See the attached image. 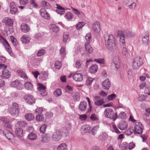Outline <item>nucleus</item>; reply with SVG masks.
<instances>
[{"mask_svg": "<svg viewBox=\"0 0 150 150\" xmlns=\"http://www.w3.org/2000/svg\"><path fill=\"white\" fill-rule=\"evenodd\" d=\"M105 39L107 48L111 52L114 51L116 49L115 40L113 35H105Z\"/></svg>", "mask_w": 150, "mask_h": 150, "instance_id": "nucleus-1", "label": "nucleus"}, {"mask_svg": "<svg viewBox=\"0 0 150 150\" xmlns=\"http://www.w3.org/2000/svg\"><path fill=\"white\" fill-rule=\"evenodd\" d=\"M104 114L105 117L112 119L114 121L117 118V113L115 114L114 111L111 109H106L104 111Z\"/></svg>", "mask_w": 150, "mask_h": 150, "instance_id": "nucleus-2", "label": "nucleus"}, {"mask_svg": "<svg viewBox=\"0 0 150 150\" xmlns=\"http://www.w3.org/2000/svg\"><path fill=\"white\" fill-rule=\"evenodd\" d=\"M143 62L140 57H137L133 62L132 67L135 69H139L143 64Z\"/></svg>", "mask_w": 150, "mask_h": 150, "instance_id": "nucleus-3", "label": "nucleus"}, {"mask_svg": "<svg viewBox=\"0 0 150 150\" xmlns=\"http://www.w3.org/2000/svg\"><path fill=\"white\" fill-rule=\"evenodd\" d=\"M9 111L13 116L18 115L19 112L18 105L16 103H13L9 109Z\"/></svg>", "mask_w": 150, "mask_h": 150, "instance_id": "nucleus-4", "label": "nucleus"}, {"mask_svg": "<svg viewBox=\"0 0 150 150\" xmlns=\"http://www.w3.org/2000/svg\"><path fill=\"white\" fill-rule=\"evenodd\" d=\"M143 127L140 122H136L134 125V129L133 130L135 134H141L143 132Z\"/></svg>", "mask_w": 150, "mask_h": 150, "instance_id": "nucleus-5", "label": "nucleus"}, {"mask_svg": "<svg viewBox=\"0 0 150 150\" xmlns=\"http://www.w3.org/2000/svg\"><path fill=\"white\" fill-rule=\"evenodd\" d=\"M93 100L95 104L97 106H100L105 103L104 99L101 98L99 96H94Z\"/></svg>", "mask_w": 150, "mask_h": 150, "instance_id": "nucleus-6", "label": "nucleus"}, {"mask_svg": "<svg viewBox=\"0 0 150 150\" xmlns=\"http://www.w3.org/2000/svg\"><path fill=\"white\" fill-rule=\"evenodd\" d=\"M24 99L25 102L30 105H32L35 103V100L32 96L27 94L24 96Z\"/></svg>", "mask_w": 150, "mask_h": 150, "instance_id": "nucleus-7", "label": "nucleus"}, {"mask_svg": "<svg viewBox=\"0 0 150 150\" xmlns=\"http://www.w3.org/2000/svg\"><path fill=\"white\" fill-rule=\"evenodd\" d=\"M10 85L11 86L15 87L17 89L19 90H21L23 88V85L20 81L18 80H16L11 82Z\"/></svg>", "mask_w": 150, "mask_h": 150, "instance_id": "nucleus-8", "label": "nucleus"}, {"mask_svg": "<svg viewBox=\"0 0 150 150\" xmlns=\"http://www.w3.org/2000/svg\"><path fill=\"white\" fill-rule=\"evenodd\" d=\"M62 134L59 130H55L53 134L52 138L53 140L55 142H57L62 138Z\"/></svg>", "mask_w": 150, "mask_h": 150, "instance_id": "nucleus-9", "label": "nucleus"}, {"mask_svg": "<svg viewBox=\"0 0 150 150\" xmlns=\"http://www.w3.org/2000/svg\"><path fill=\"white\" fill-rule=\"evenodd\" d=\"M117 36L120 37V42L121 46L124 47L125 45V35L122 31H118L117 32Z\"/></svg>", "mask_w": 150, "mask_h": 150, "instance_id": "nucleus-10", "label": "nucleus"}, {"mask_svg": "<svg viewBox=\"0 0 150 150\" xmlns=\"http://www.w3.org/2000/svg\"><path fill=\"white\" fill-rule=\"evenodd\" d=\"M1 40H2L3 44L5 47L6 50L8 51L9 53L12 56L13 53L12 52L11 49L7 41L4 39L2 37H1Z\"/></svg>", "mask_w": 150, "mask_h": 150, "instance_id": "nucleus-11", "label": "nucleus"}, {"mask_svg": "<svg viewBox=\"0 0 150 150\" xmlns=\"http://www.w3.org/2000/svg\"><path fill=\"white\" fill-rule=\"evenodd\" d=\"M38 89L39 91V93L43 96L47 95V93L45 90L46 87L41 84H38Z\"/></svg>", "mask_w": 150, "mask_h": 150, "instance_id": "nucleus-12", "label": "nucleus"}, {"mask_svg": "<svg viewBox=\"0 0 150 150\" xmlns=\"http://www.w3.org/2000/svg\"><path fill=\"white\" fill-rule=\"evenodd\" d=\"M103 88L106 90H108L111 86V82L110 80L107 79L104 81L102 83Z\"/></svg>", "mask_w": 150, "mask_h": 150, "instance_id": "nucleus-13", "label": "nucleus"}, {"mask_svg": "<svg viewBox=\"0 0 150 150\" xmlns=\"http://www.w3.org/2000/svg\"><path fill=\"white\" fill-rule=\"evenodd\" d=\"M80 131L82 134L86 133H90V126L88 125L83 126L81 129Z\"/></svg>", "mask_w": 150, "mask_h": 150, "instance_id": "nucleus-14", "label": "nucleus"}, {"mask_svg": "<svg viewBox=\"0 0 150 150\" xmlns=\"http://www.w3.org/2000/svg\"><path fill=\"white\" fill-rule=\"evenodd\" d=\"M100 24L99 22H96L93 25L92 30L96 33H98L100 31Z\"/></svg>", "mask_w": 150, "mask_h": 150, "instance_id": "nucleus-15", "label": "nucleus"}, {"mask_svg": "<svg viewBox=\"0 0 150 150\" xmlns=\"http://www.w3.org/2000/svg\"><path fill=\"white\" fill-rule=\"evenodd\" d=\"M40 14L41 16L46 19L49 20L50 19V14L46 12L44 9H41Z\"/></svg>", "mask_w": 150, "mask_h": 150, "instance_id": "nucleus-16", "label": "nucleus"}, {"mask_svg": "<svg viewBox=\"0 0 150 150\" xmlns=\"http://www.w3.org/2000/svg\"><path fill=\"white\" fill-rule=\"evenodd\" d=\"M74 80L77 81H80L82 80L83 77L82 75L80 73H76L73 75Z\"/></svg>", "mask_w": 150, "mask_h": 150, "instance_id": "nucleus-17", "label": "nucleus"}, {"mask_svg": "<svg viewBox=\"0 0 150 150\" xmlns=\"http://www.w3.org/2000/svg\"><path fill=\"white\" fill-rule=\"evenodd\" d=\"M10 12L13 14L15 13L17 11L18 9L14 2H12L10 4Z\"/></svg>", "mask_w": 150, "mask_h": 150, "instance_id": "nucleus-18", "label": "nucleus"}, {"mask_svg": "<svg viewBox=\"0 0 150 150\" xmlns=\"http://www.w3.org/2000/svg\"><path fill=\"white\" fill-rule=\"evenodd\" d=\"M118 127L120 130H123L127 128V123L126 121L122 122L118 125Z\"/></svg>", "mask_w": 150, "mask_h": 150, "instance_id": "nucleus-19", "label": "nucleus"}, {"mask_svg": "<svg viewBox=\"0 0 150 150\" xmlns=\"http://www.w3.org/2000/svg\"><path fill=\"white\" fill-rule=\"evenodd\" d=\"M2 74L1 75L2 78L8 79L11 76L10 73L7 70L4 69L2 71Z\"/></svg>", "mask_w": 150, "mask_h": 150, "instance_id": "nucleus-20", "label": "nucleus"}, {"mask_svg": "<svg viewBox=\"0 0 150 150\" xmlns=\"http://www.w3.org/2000/svg\"><path fill=\"white\" fill-rule=\"evenodd\" d=\"M31 38L30 37L27 35H23L21 39V40L23 43L27 44L28 43Z\"/></svg>", "mask_w": 150, "mask_h": 150, "instance_id": "nucleus-21", "label": "nucleus"}, {"mask_svg": "<svg viewBox=\"0 0 150 150\" xmlns=\"http://www.w3.org/2000/svg\"><path fill=\"white\" fill-rule=\"evenodd\" d=\"M122 54L123 57L125 58H129L130 57V54L127 48L123 47L122 52Z\"/></svg>", "mask_w": 150, "mask_h": 150, "instance_id": "nucleus-22", "label": "nucleus"}, {"mask_svg": "<svg viewBox=\"0 0 150 150\" xmlns=\"http://www.w3.org/2000/svg\"><path fill=\"white\" fill-rule=\"evenodd\" d=\"M21 29L22 32L24 33L28 32L30 30L29 27L27 24L24 23L21 24Z\"/></svg>", "mask_w": 150, "mask_h": 150, "instance_id": "nucleus-23", "label": "nucleus"}, {"mask_svg": "<svg viewBox=\"0 0 150 150\" xmlns=\"http://www.w3.org/2000/svg\"><path fill=\"white\" fill-rule=\"evenodd\" d=\"M122 32L125 37L127 38H131L135 36V34L129 31H122Z\"/></svg>", "mask_w": 150, "mask_h": 150, "instance_id": "nucleus-24", "label": "nucleus"}, {"mask_svg": "<svg viewBox=\"0 0 150 150\" xmlns=\"http://www.w3.org/2000/svg\"><path fill=\"white\" fill-rule=\"evenodd\" d=\"M87 106V103L85 101L80 102L79 106V109L81 111H85L86 108Z\"/></svg>", "mask_w": 150, "mask_h": 150, "instance_id": "nucleus-25", "label": "nucleus"}, {"mask_svg": "<svg viewBox=\"0 0 150 150\" xmlns=\"http://www.w3.org/2000/svg\"><path fill=\"white\" fill-rule=\"evenodd\" d=\"M3 21L5 23L6 25H9L10 26L12 25L13 23V20L12 19L9 18L7 17L4 18Z\"/></svg>", "mask_w": 150, "mask_h": 150, "instance_id": "nucleus-26", "label": "nucleus"}, {"mask_svg": "<svg viewBox=\"0 0 150 150\" xmlns=\"http://www.w3.org/2000/svg\"><path fill=\"white\" fill-rule=\"evenodd\" d=\"M98 67L97 64H94L92 65L89 69V72L92 74H94L97 71Z\"/></svg>", "mask_w": 150, "mask_h": 150, "instance_id": "nucleus-27", "label": "nucleus"}, {"mask_svg": "<svg viewBox=\"0 0 150 150\" xmlns=\"http://www.w3.org/2000/svg\"><path fill=\"white\" fill-rule=\"evenodd\" d=\"M80 93L77 91H74L72 93V97L75 101H79L80 100Z\"/></svg>", "mask_w": 150, "mask_h": 150, "instance_id": "nucleus-28", "label": "nucleus"}, {"mask_svg": "<svg viewBox=\"0 0 150 150\" xmlns=\"http://www.w3.org/2000/svg\"><path fill=\"white\" fill-rule=\"evenodd\" d=\"M56 7L57 8V9L56 10V11L57 13L60 15L64 14V9L62 7L58 5H56Z\"/></svg>", "mask_w": 150, "mask_h": 150, "instance_id": "nucleus-29", "label": "nucleus"}, {"mask_svg": "<svg viewBox=\"0 0 150 150\" xmlns=\"http://www.w3.org/2000/svg\"><path fill=\"white\" fill-rule=\"evenodd\" d=\"M85 48L86 51L89 53H91L93 52V50L89 44L85 43Z\"/></svg>", "mask_w": 150, "mask_h": 150, "instance_id": "nucleus-30", "label": "nucleus"}, {"mask_svg": "<svg viewBox=\"0 0 150 150\" xmlns=\"http://www.w3.org/2000/svg\"><path fill=\"white\" fill-rule=\"evenodd\" d=\"M50 136L47 134H45L42 137L41 142L42 143L47 142L50 139Z\"/></svg>", "mask_w": 150, "mask_h": 150, "instance_id": "nucleus-31", "label": "nucleus"}, {"mask_svg": "<svg viewBox=\"0 0 150 150\" xmlns=\"http://www.w3.org/2000/svg\"><path fill=\"white\" fill-rule=\"evenodd\" d=\"M57 150H67V145L65 143H62L59 145L57 147Z\"/></svg>", "mask_w": 150, "mask_h": 150, "instance_id": "nucleus-32", "label": "nucleus"}, {"mask_svg": "<svg viewBox=\"0 0 150 150\" xmlns=\"http://www.w3.org/2000/svg\"><path fill=\"white\" fill-rule=\"evenodd\" d=\"M50 29L54 32L56 33L59 30V28L55 24H51L50 25Z\"/></svg>", "mask_w": 150, "mask_h": 150, "instance_id": "nucleus-33", "label": "nucleus"}, {"mask_svg": "<svg viewBox=\"0 0 150 150\" xmlns=\"http://www.w3.org/2000/svg\"><path fill=\"white\" fill-rule=\"evenodd\" d=\"M18 75L21 78L27 79V77L24 72L22 70H18L17 71Z\"/></svg>", "mask_w": 150, "mask_h": 150, "instance_id": "nucleus-34", "label": "nucleus"}, {"mask_svg": "<svg viewBox=\"0 0 150 150\" xmlns=\"http://www.w3.org/2000/svg\"><path fill=\"white\" fill-rule=\"evenodd\" d=\"M15 132L16 134L19 137H22L23 136V131L21 128H18L16 129Z\"/></svg>", "mask_w": 150, "mask_h": 150, "instance_id": "nucleus-35", "label": "nucleus"}, {"mask_svg": "<svg viewBox=\"0 0 150 150\" xmlns=\"http://www.w3.org/2000/svg\"><path fill=\"white\" fill-rule=\"evenodd\" d=\"M142 41L144 45H147L149 42V38L148 35H146L142 38Z\"/></svg>", "mask_w": 150, "mask_h": 150, "instance_id": "nucleus-36", "label": "nucleus"}, {"mask_svg": "<svg viewBox=\"0 0 150 150\" xmlns=\"http://www.w3.org/2000/svg\"><path fill=\"white\" fill-rule=\"evenodd\" d=\"M25 88L28 90H31L33 88V85L30 82H27L24 85Z\"/></svg>", "mask_w": 150, "mask_h": 150, "instance_id": "nucleus-37", "label": "nucleus"}, {"mask_svg": "<svg viewBox=\"0 0 150 150\" xmlns=\"http://www.w3.org/2000/svg\"><path fill=\"white\" fill-rule=\"evenodd\" d=\"M85 39L86 42L85 43L90 44L91 41V34L88 33L85 36Z\"/></svg>", "mask_w": 150, "mask_h": 150, "instance_id": "nucleus-38", "label": "nucleus"}, {"mask_svg": "<svg viewBox=\"0 0 150 150\" xmlns=\"http://www.w3.org/2000/svg\"><path fill=\"white\" fill-rule=\"evenodd\" d=\"M60 54L62 57H64L66 54V47L62 46L60 50Z\"/></svg>", "mask_w": 150, "mask_h": 150, "instance_id": "nucleus-39", "label": "nucleus"}, {"mask_svg": "<svg viewBox=\"0 0 150 150\" xmlns=\"http://www.w3.org/2000/svg\"><path fill=\"white\" fill-rule=\"evenodd\" d=\"M28 138L31 140H34L37 139V137L35 134L31 133L28 135Z\"/></svg>", "mask_w": 150, "mask_h": 150, "instance_id": "nucleus-40", "label": "nucleus"}, {"mask_svg": "<svg viewBox=\"0 0 150 150\" xmlns=\"http://www.w3.org/2000/svg\"><path fill=\"white\" fill-rule=\"evenodd\" d=\"M25 118L27 120L31 121L34 119V117L32 114L29 113L25 115Z\"/></svg>", "mask_w": 150, "mask_h": 150, "instance_id": "nucleus-41", "label": "nucleus"}, {"mask_svg": "<svg viewBox=\"0 0 150 150\" xmlns=\"http://www.w3.org/2000/svg\"><path fill=\"white\" fill-rule=\"evenodd\" d=\"M6 137L9 140L13 139L14 137L13 134L11 132L8 131L5 134Z\"/></svg>", "mask_w": 150, "mask_h": 150, "instance_id": "nucleus-42", "label": "nucleus"}, {"mask_svg": "<svg viewBox=\"0 0 150 150\" xmlns=\"http://www.w3.org/2000/svg\"><path fill=\"white\" fill-rule=\"evenodd\" d=\"M72 11L74 12V13L77 15L79 17L83 16L84 15L82 12L79 11L77 9H75L73 7L71 8Z\"/></svg>", "mask_w": 150, "mask_h": 150, "instance_id": "nucleus-43", "label": "nucleus"}, {"mask_svg": "<svg viewBox=\"0 0 150 150\" xmlns=\"http://www.w3.org/2000/svg\"><path fill=\"white\" fill-rule=\"evenodd\" d=\"M62 93V90L60 89H57L53 92L54 95L56 97L60 96Z\"/></svg>", "mask_w": 150, "mask_h": 150, "instance_id": "nucleus-44", "label": "nucleus"}, {"mask_svg": "<svg viewBox=\"0 0 150 150\" xmlns=\"http://www.w3.org/2000/svg\"><path fill=\"white\" fill-rule=\"evenodd\" d=\"M126 117V113L123 112H121L118 115L117 118L121 119H124Z\"/></svg>", "mask_w": 150, "mask_h": 150, "instance_id": "nucleus-45", "label": "nucleus"}, {"mask_svg": "<svg viewBox=\"0 0 150 150\" xmlns=\"http://www.w3.org/2000/svg\"><path fill=\"white\" fill-rule=\"evenodd\" d=\"M90 118L92 121H97L99 120L98 116L94 113L91 115Z\"/></svg>", "mask_w": 150, "mask_h": 150, "instance_id": "nucleus-46", "label": "nucleus"}, {"mask_svg": "<svg viewBox=\"0 0 150 150\" xmlns=\"http://www.w3.org/2000/svg\"><path fill=\"white\" fill-rule=\"evenodd\" d=\"M64 17L68 21H70L73 18V14L70 12H68L65 14Z\"/></svg>", "mask_w": 150, "mask_h": 150, "instance_id": "nucleus-47", "label": "nucleus"}, {"mask_svg": "<svg viewBox=\"0 0 150 150\" xmlns=\"http://www.w3.org/2000/svg\"><path fill=\"white\" fill-rule=\"evenodd\" d=\"M114 64L115 65L116 68L118 69L119 67L120 62L118 58H114L113 59Z\"/></svg>", "mask_w": 150, "mask_h": 150, "instance_id": "nucleus-48", "label": "nucleus"}, {"mask_svg": "<svg viewBox=\"0 0 150 150\" xmlns=\"http://www.w3.org/2000/svg\"><path fill=\"white\" fill-rule=\"evenodd\" d=\"M99 128V126L97 125L93 127L92 129L91 132L92 134L93 135H95L97 132V131Z\"/></svg>", "mask_w": 150, "mask_h": 150, "instance_id": "nucleus-49", "label": "nucleus"}, {"mask_svg": "<svg viewBox=\"0 0 150 150\" xmlns=\"http://www.w3.org/2000/svg\"><path fill=\"white\" fill-rule=\"evenodd\" d=\"M65 89L66 94H67V93H70L73 91V88L69 85H67Z\"/></svg>", "mask_w": 150, "mask_h": 150, "instance_id": "nucleus-50", "label": "nucleus"}, {"mask_svg": "<svg viewBox=\"0 0 150 150\" xmlns=\"http://www.w3.org/2000/svg\"><path fill=\"white\" fill-rule=\"evenodd\" d=\"M93 61L99 64H104V59L103 58H100L98 59H94Z\"/></svg>", "mask_w": 150, "mask_h": 150, "instance_id": "nucleus-51", "label": "nucleus"}, {"mask_svg": "<svg viewBox=\"0 0 150 150\" xmlns=\"http://www.w3.org/2000/svg\"><path fill=\"white\" fill-rule=\"evenodd\" d=\"M17 125L20 127H26L27 124L26 121H22L17 123Z\"/></svg>", "mask_w": 150, "mask_h": 150, "instance_id": "nucleus-52", "label": "nucleus"}, {"mask_svg": "<svg viewBox=\"0 0 150 150\" xmlns=\"http://www.w3.org/2000/svg\"><path fill=\"white\" fill-rule=\"evenodd\" d=\"M93 80V79L92 78L89 77H87L86 83V85H91Z\"/></svg>", "mask_w": 150, "mask_h": 150, "instance_id": "nucleus-53", "label": "nucleus"}, {"mask_svg": "<svg viewBox=\"0 0 150 150\" xmlns=\"http://www.w3.org/2000/svg\"><path fill=\"white\" fill-rule=\"evenodd\" d=\"M46 51L44 49H42L39 50L37 54V55L38 57H41L45 54Z\"/></svg>", "mask_w": 150, "mask_h": 150, "instance_id": "nucleus-54", "label": "nucleus"}, {"mask_svg": "<svg viewBox=\"0 0 150 150\" xmlns=\"http://www.w3.org/2000/svg\"><path fill=\"white\" fill-rule=\"evenodd\" d=\"M108 135L106 133H103L100 135L99 139L102 141L105 140L107 137Z\"/></svg>", "mask_w": 150, "mask_h": 150, "instance_id": "nucleus-55", "label": "nucleus"}, {"mask_svg": "<svg viewBox=\"0 0 150 150\" xmlns=\"http://www.w3.org/2000/svg\"><path fill=\"white\" fill-rule=\"evenodd\" d=\"M42 5L44 7L49 8L50 5L49 3L46 1H42L41 3Z\"/></svg>", "mask_w": 150, "mask_h": 150, "instance_id": "nucleus-56", "label": "nucleus"}, {"mask_svg": "<svg viewBox=\"0 0 150 150\" xmlns=\"http://www.w3.org/2000/svg\"><path fill=\"white\" fill-rule=\"evenodd\" d=\"M84 25V24L82 22H79L76 25V28L77 30H80L82 28Z\"/></svg>", "mask_w": 150, "mask_h": 150, "instance_id": "nucleus-57", "label": "nucleus"}, {"mask_svg": "<svg viewBox=\"0 0 150 150\" xmlns=\"http://www.w3.org/2000/svg\"><path fill=\"white\" fill-rule=\"evenodd\" d=\"M47 126L46 125H42L40 128V131L42 133H44L45 131Z\"/></svg>", "mask_w": 150, "mask_h": 150, "instance_id": "nucleus-58", "label": "nucleus"}, {"mask_svg": "<svg viewBox=\"0 0 150 150\" xmlns=\"http://www.w3.org/2000/svg\"><path fill=\"white\" fill-rule=\"evenodd\" d=\"M69 35L68 33H64L63 35V40L64 42H66L69 38Z\"/></svg>", "mask_w": 150, "mask_h": 150, "instance_id": "nucleus-59", "label": "nucleus"}, {"mask_svg": "<svg viewBox=\"0 0 150 150\" xmlns=\"http://www.w3.org/2000/svg\"><path fill=\"white\" fill-rule=\"evenodd\" d=\"M82 63L79 60L76 62L75 63V67L77 68H79L82 67Z\"/></svg>", "mask_w": 150, "mask_h": 150, "instance_id": "nucleus-60", "label": "nucleus"}, {"mask_svg": "<svg viewBox=\"0 0 150 150\" xmlns=\"http://www.w3.org/2000/svg\"><path fill=\"white\" fill-rule=\"evenodd\" d=\"M11 42L13 44V45L15 46H16L18 44V42L17 40L13 36H11Z\"/></svg>", "mask_w": 150, "mask_h": 150, "instance_id": "nucleus-61", "label": "nucleus"}, {"mask_svg": "<svg viewBox=\"0 0 150 150\" xmlns=\"http://www.w3.org/2000/svg\"><path fill=\"white\" fill-rule=\"evenodd\" d=\"M55 66L57 69H60L62 65L61 62L59 61H56L55 64Z\"/></svg>", "mask_w": 150, "mask_h": 150, "instance_id": "nucleus-62", "label": "nucleus"}, {"mask_svg": "<svg viewBox=\"0 0 150 150\" xmlns=\"http://www.w3.org/2000/svg\"><path fill=\"white\" fill-rule=\"evenodd\" d=\"M116 97L115 94H112L107 97V99L109 100H112Z\"/></svg>", "mask_w": 150, "mask_h": 150, "instance_id": "nucleus-63", "label": "nucleus"}, {"mask_svg": "<svg viewBox=\"0 0 150 150\" xmlns=\"http://www.w3.org/2000/svg\"><path fill=\"white\" fill-rule=\"evenodd\" d=\"M147 97V96L146 95H140L139 96V100L141 101H144Z\"/></svg>", "mask_w": 150, "mask_h": 150, "instance_id": "nucleus-64", "label": "nucleus"}]
</instances>
